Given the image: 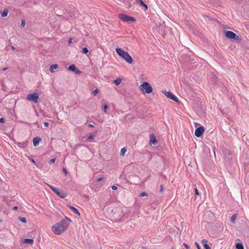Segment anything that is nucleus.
<instances>
[{"instance_id":"nucleus-25","label":"nucleus","mask_w":249,"mask_h":249,"mask_svg":"<svg viewBox=\"0 0 249 249\" xmlns=\"http://www.w3.org/2000/svg\"><path fill=\"white\" fill-rule=\"evenodd\" d=\"M82 52L84 53H87L89 52V50L86 47H84L82 49Z\"/></svg>"},{"instance_id":"nucleus-6","label":"nucleus","mask_w":249,"mask_h":249,"mask_svg":"<svg viewBox=\"0 0 249 249\" xmlns=\"http://www.w3.org/2000/svg\"><path fill=\"white\" fill-rule=\"evenodd\" d=\"M162 92L164 94V95L166 97H168L169 98L171 99V100L174 101L178 102V98L176 96H175L172 92L166 91H162Z\"/></svg>"},{"instance_id":"nucleus-42","label":"nucleus","mask_w":249,"mask_h":249,"mask_svg":"<svg viewBox=\"0 0 249 249\" xmlns=\"http://www.w3.org/2000/svg\"><path fill=\"white\" fill-rule=\"evenodd\" d=\"M72 39L71 38H70L69 39V41H68V43L69 44H71L72 43Z\"/></svg>"},{"instance_id":"nucleus-16","label":"nucleus","mask_w":249,"mask_h":249,"mask_svg":"<svg viewBox=\"0 0 249 249\" xmlns=\"http://www.w3.org/2000/svg\"><path fill=\"white\" fill-rule=\"evenodd\" d=\"M122 81V80L121 78H118L116 80H114L113 83L116 85H119L121 84Z\"/></svg>"},{"instance_id":"nucleus-21","label":"nucleus","mask_w":249,"mask_h":249,"mask_svg":"<svg viewBox=\"0 0 249 249\" xmlns=\"http://www.w3.org/2000/svg\"><path fill=\"white\" fill-rule=\"evenodd\" d=\"M237 214H233L231 216V223H234L235 220V219L236 218Z\"/></svg>"},{"instance_id":"nucleus-48","label":"nucleus","mask_w":249,"mask_h":249,"mask_svg":"<svg viewBox=\"0 0 249 249\" xmlns=\"http://www.w3.org/2000/svg\"><path fill=\"white\" fill-rule=\"evenodd\" d=\"M31 160L33 163H35V161L33 159H32Z\"/></svg>"},{"instance_id":"nucleus-18","label":"nucleus","mask_w":249,"mask_h":249,"mask_svg":"<svg viewBox=\"0 0 249 249\" xmlns=\"http://www.w3.org/2000/svg\"><path fill=\"white\" fill-rule=\"evenodd\" d=\"M235 246L237 249H244V247L242 243H236Z\"/></svg>"},{"instance_id":"nucleus-19","label":"nucleus","mask_w":249,"mask_h":249,"mask_svg":"<svg viewBox=\"0 0 249 249\" xmlns=\"http://www.w3.org/2000/svg\"><path fill=\"white\" fill-rule=\"evenodd\" d=\"M8 11L7 9H4L3 11V12L1 14V16L2 17H5L7 16L8 15Z\"/></svg>"},{"instance_id":"nucleus-31","label":"nucleus","mask_w":249,"mask_h":249,"mask_svg":"<svg viewBox=\"0 0 249 249\" xmlns=\"http://www.w3.org/2000/svg\"><path fill=\"white\" fill-rule=\"evenodd\" d=\"M208 241L206 239H202L201 241V243L203 244V245H205V244H207Z\"/></svg>"},{"instance_id":"nucleus-24","label":"nucleus","mask_w":249,"mask_h":249,"mask_svg":"<svg viewBox=\"0 0 249 249\" xmlns=\"http://www.w3.org/2000/svg\"><path fill=\"white\" fill-rule=\"evenodd\" d=\"M94 135H90L88 138H87V141H89V142H91L92 140H93V138H94Z\"/></svg>"},{"instance_id":"nucleus-1","label":"nucleus","mask_w":249,"mask_h":249,"mask_svg":"<svg viewBox=\"0 0 249 249\" xmlns=\"http://www.w3.org/2000/svg\"><path fill=\"white\" fill-rule=\"evenodd\" d=\"M71 220L68 218L65 217V219L62 220L59 223H56L52 227V231L55 234H60L62 232H64L67 229L69 223V222H71Z\"/></svg>"},{"instance_id":"nucleus-34","label":"nucleus","mask_w":249,"mask_h":249,"mask_svg":"<svg viewBox=\"0 0 249 249\" xmlns=\"http://www.w3.org/2000/svg\"><path fill=\"white\" fill-rule=\"evenodd\" d=\"M74 72H75L76 74H80V73H81V71H80V70H77V69H76V71H74Z\"/></svg>"},{"instance_id":"nucleus-12","label":"nucleus","mask_w":249,"mask_h":249,"mask_svg":"<svg viewBox=\"0 0 249 249\" xmlns=\"http://www.w3.org/2000/svg\"><path fill=\"white\" fill-rule=\"evenodd\" d=\"M22 243L29 245H33L34 243V240L32 239L25 238L22 240Z\"/></svg>"},{"instance_id":"nucleus-36","label":"nucleus","mask_w":249,"mask_h":249,"mask_svg":"<svg viewBox=\"0 0 249 249\" xmlns=\"http://www.w3.org/2000/svg\"><path fill=\"white\" fill-rule=\"evenodd\" d=\"M163 190V187L162 185H160V192H162Z\"/></svg>"},{"instance_id":"nucleus-2","label":"nucleus","mask_w":249,"mask_h":249,"mask_svg":"<svg viewBox=\"0 0 249 249\" xmlns=\"http://www.w3.org/2000/svg\"><path fill=\"white\" fill-rule=\"evenodd\" d=\"M117 53L122 58H123L128 63L132 64L133 59L129 54L120 48H117L116 49Z\"/></svg>"},{"instance_id":"nucleus-47","label":"nucleus","mask_w":249,"mask_h":249,"mask_svg":"<svg viewBox=\"0 0 249 249\" xmlns=\"http://www.w3.org/2000/svg\"><path fill=\"white\" fill-rule=\"evenodd\" d=\"M7 69V68H3V69H2V71H6Z\"/></svg>"},{"instance_id":"nucleus-5","label":"nucleus","mask_w":249,"mask_h":249,"mask_svg":"<svg viewBox=\"0 0 249 249\" xmlns=\"http://www.w3.org/2000/svg\"><path fill=\"white\" fill-rule=\"evenodd\" d=\"M38 94L36 92H35L28 94L27 97V99L29 101H33L35 103H37L38 102Z\"/></svg>"},{"instance_id":"nucleus-32","label":"nucleus","mask_w":249,"mask_h":249,"mask_svg":"<svg viewBox=\"0 0 249 249\" xmlns=\"http://www.w3.org/2000/svg\"><path fill=\"white\" fill-rule=\"evenodd\" d=\"M55 161V158L52 159L50 160V163H53Z\"/></svg>"},{"instance_id":"nucleus-7","label":"nucleus","mask_w":249,"mask_h":249,"mask_svg":"<svg viewBox=\"0 0 249 249\" xmlns=\"http://www.w3.org/2000/svg\"><path fill=\"white\" fill-rule=\"evenodd\" d=\"M119 18L123 21H134L135 19L131 17H129L124 14H121L119 15Z\"/></svg>"},{"instance_id":"nucleus-15","label":"nucleus","mask_w":249,"mask_h":249,"mask_svg":"<svg viewBox=\"0 0 249 249\" xmlns=\"http://www.w3.org/2000/svg\"><path fill=\"white\" fill-rule=\"evenodd\" d=\"M58 67V65L57 64H53L50 66V71L51 72H53V69H56Z\"/></svg>"},{"instance_id":"nucleus-3","label":"nucleus","mask_w":249,"mask_h":249,"mask_svg":"<svg viewBox=\"0 0 249 249\" xmlns=\"http://www.w3.org/2000/svg\"><path fill=\"white\" fill-rule=\"evenodd\" d=\"M47 185L55 193L57 196L61 198H64L67 196V193L63 190H60L59 188H56L53 185L47 184Z\"/></svg>"},{"instance_id":"nucleus-40","label":"nucleus","mask_w":249,"mask_h":249,"mask_svg":"<svg viewBox=\"0 0 249 249\" xmlns=\"http://www.w3.org/2000/svg\"><path fill=\"white\" fill-rule=\"evenodd\" d=\"M195 193L196 195H199L198 191L197 188H195Z\"/></svg>"},{"instance_id":"nucleus-33","label":"nucleus","mask_w":249,"mask_h":249,"mask_svg":"<svg viewBox=\"0 0 249 249\" xmlns=\"http://www.w3.org/2000/svg\"><path fill=\"white\" fill-rule=\"evenodd\" d=\"M195 244L198 249H201L200 246L199 245V244L197 243L196 242Z\"/></svg>"},{"instance_id":"nucleus-9","label":"nucleus","mask_w":249,"mask_h":249,"mask_svg":"<svg viewBox=\"0 0 249 249\" xmlns=\"http://www.w3.org/2000/svg\"><path fill=\"white\" fill-rule=\"evenodd\" d=\"M204 132V128L200 126L196 129L195 132V135L197 137H200Z\"/></svg>"},{"instance_id":"nucleus-17","label":"nucleus","mask_w":249,"mask_h":249,"mask_svg":"<svg viewBox=\"0 0 249 249\" xmlns=\"http://www.w3.org/2000/svg\"><path fill=\"white\" fill-rule=\"evenodd\" d=\"M68 69L69 70L72 71H75L76 70V68L74 64L70 65Z\"/></svg>"},{"instance_id":"nucleus-39","label":"nucleus","mask_w":249,"mask_h":249,"mask_svg":"<svg viewBox=\"0 0 249 249\" xmlns=\"http://www.w3.org/2000/svg\"><path fill=\"white\" fill-rule=\"evenodd\" d=\"M63 171L64 172V173H65V175H67V170L65 168H63Z\"/></svg>"},{"instance_id":"nucleus-29","label":"nucleus","mask_w":249,"mask_h":249,"mask_svg":"<svg viewBox=\"0 0 249 249\" xmlns=\"http://www.w3.org/2000/svg\"><path fill=\"white\" fill-rule=\"evenodd\" d=\"M204 247L205 249H211L210 247L207 244H205V245H204Z\"/></svg>"},{"instance_id":"nucleus-13","label":"nucleus","mask_w":249,"mask_h":249,"mask_svg":"<svg viewBox=\"0 0 249 249\" xmlns=\"http://www.w3.org/2000/svg\"><path fill=\"white\" fill-rule=\"evenodd\" d=\"M136 2L137 3L139 4L140 5L143 6L145 8L144 11H146L147 9L148 6L146 4L144 3L142 0H136Z\"/></svg>"},{"instance_id":"nucleus-38","label":"nucleus","mask_w":249,"mask_h":249,"mask_svg":"<svg viewBox=\"0 0 249 249\" xmlns=\"http://www.w3.org/2000/svg\"><path fill=\"white\" fill-rule=\"evenodd\" d=\"M4 122V119L3 118H0V123H3Z\"/></svg>"},{"instance_id":"nucleus-45","label":"nucleus","mask_w":249,"mask_h":249,"mask_svg":"<svg viewBox=\"0 0 249 249\" xmlns=\"http://www.w3.org/2000/svg\"><path fill=\"white\" fill-rule=\"evenodd\" d=\"M11 49L12 50H15V48L14 46H11Z\"/></svg>"},{"instance_id":"nucleus-43","label":"nucleus","mask_w":249,"mask_h":249,"mask_svg":"<svg viewBox=\"0 0 249 249\" xmlns=\"http://www.w3.org/2000/svg\"><path fill=\"white\" fill-rule=\"evenodd\" d=\"M13 209L14 210H17V209H18V207H17V206H15V207H13Z\"/></svg>"},{"instance_id":"nucleus-26","label":"nucleus","mask_w":249,"mask_h":249,"mask_svg":"<svg viewBox=\"0 0 249 249\" xmlns=\"http://www.w3.org/2000/svg\"><path fill=\"white\" fill-rule=\"evenodd\" d=\"M107 108H108L107 105H105L103 106V110H104L105 113H107Z\"/></svg>"},{"instance_id":"nucleus-8","label":"nucleus","mask_w":249,"mask_h":249,"mask_svg":"<svg viewBox=\"0 0 249 249\" xmlns=\"http://www.w3.org/2000/svg\"><path fill=\"white\" fill-rule=\"evenodd\" d=\"M225 36H226L227 37L230 39H234L235 40H237L238 38V36H236V34H234L232 31H226L225 32Z\"/></svg>"},{"instance_id":"nucleus-44","label":"nucleus","mask_w":249,"mask_h":249,"mask_svg":"<svg viewBox=\"0 0 249 249\" xmlns=\"http://www.w3.org/2000/svg\"><path fill=\"white\" fill-rule=\"evenodd\" d=\"M102 178H98L97 179V181H101V180L102 179Z\"/></svg>"},{"instance_id":"nucleus-28","label":"nucleus","mask_w":249,"mask_h":249,"mask_svg":"<svg viewBox=\"0 0 249 249\" xmlns=\"http://www.w3.org/2000/svg\"><path fill=\"white\" fill-rule=\"evenodd\" d=\"M98 93V89H95L92 91V93L93 95H96Z\"/></svg>"},{"instance_id":"nucleus-11","label":"nucleus","mask_w":249,"mask_h":249,"mask_svg":"<svg viewBox=\"0 0 249 249\" xmlns=\"http://www.w3.org/2000/svg\"><path fill=\"white\" fill-rule=\"evenodd\" d=\"M41 139L39 137H35L33 139V144L35 146H36L38 145L40 142H41Z\"/></svg>"},{"instance_id":"nucleus-20","label":"nucleus","mask_w":249,"mask_h":249,"mask_svg":"<svg viewBox=\"0 0 249 249\" xmlns=\"http://www.w3.org/2000/svg\"><path fill=\"white\" fill-rule=\"evenodd\" d=\"M126 150L127 149L126 147H123V148H122L120 152V155L121 156H124L125 153L126 152Z\"/></svg>"},{"instance_id":"nucleus-10","label":"nucleus","mask_w":249,"mask_h":249,"mask_svg":"<svg viewBox=\"0 0 249 249\" xmlns=\"http://www.w3.org/2000/svg\"><path fill=\"white\" fill-rule=\"evenodd\" d=\"M150 144H153L155 145L157 143V141L156 140V137L154 134H151L150 135Z\"/></svg>"},{"instance_id":"nucleus-4","label":"nucleus","mask_w":249,"mask_h":249,"mask_svg":"<svg viewBox=\"0 0 249 249\" xmlns=\"http://www.w3.org/2000/svg\"><path fill=\"white\" fill-rule=\"evenodd\" d=\"M141 90L144 93H150L152 91V88L147 82H143L140 86Z\"/></svg>"},{"instance_id":"nucleus-35","label":"nucleus","mask_w":249,"mask_h":249,"mask_svg":"<svg viewBox=\"0 0 249 249\" xmlns=\"http://www.w3.org/2000/svg\"><path fill=\"white\" fill-rule=\"evenodd\" d=\"M111 188L113 190H117V188L116 186L113 185L111 186Z\"/></svg>"},{"instance_id":"nucleus-14","label":"nucleus","mask_w":249,"mask_h":249,"mask_svg":"<svg viewBox=\"0 0 249 249\" xmlns=\"http://www.w3.org/2000/svg\"><path fill=\"white\" fill-rule=\"evenodd\" d=\"M70 209L72 211L73 213L77 214L78 215H80V213L78 212V211L74 207L70 206Z\"/></svg>"},{"instance_id":"nucleus-23","label":"nucleus","mask_w":249,"mask_h":249,"mask_svg":"<svg viewBox=\"0 0 249 249\" xmlns=\"http://www.w3.org/2000/svg\"><path fill=\"white\" fill-rule=\"evenodd\" d=\"M18 219L21 222L23 223H26L27 222L26 218L24 217H18Z\"/></svg>"},{"instance_id":"nucleus-22","label":"nucleus","mask_w":249,"mask_h":249,"mask_svg":"<svg viewBox=\"0 0 249 249\" xmlns=\"http://www.w3.org/2000/svg\"><path fill=\"white\" fill-rule=\"evenodd\" d=\"M18 145L20 147L24 148L26 146V143L25 142H23V143L19 142L18 143Z\"/></svg>"},{"instance_id":"nucleus-37","label":"nucleus","mask_w":249,"mask_h":249,"mask_svg":"<svg viewBox=\"0 0 249 249\" xmlns=\"http://www.w3.org/2000/svg\"><path fill=\"white\" fill-rule=\"evenodd\" d=\"M183 245L184 246V247L187 249H189V246L186 243H184L183 244Z\"/></svg>"},{"instance_id":"nucleus-30","label":"nucleus","mask_w":249,"mask_h":249,"mask_svg":"<svg viewBox=\"0 0 249 249\" xmlns=\"http://www.w3.org/2000/svg\"><path fill=\"white\" fill-rule=\"evenodd\" d=\"M25 24H26V23H25V20H21V27H24V26H25Z\"/></svg>"},{"instance_id":"nucleus-27","label":"nucleus","mask_w":249,"mask_h":249,"mask_svg":"<svg viewBox=\"0 0 249 249\" xmlns=\"http://www.w3.org/2000/svg\"><path fill=\"white\" fill-rule=\"evenodd\" d=\"M147 196V194H146L145 192H144L141 193L139 195V196H140V197H143V196Z\"/></svg>"},{"instance_id":"nucleus-41","label":"nucleus","mask_w":249,"mask_h":249,"mask_svg":"<svg viewBox=\"0 0 249 249\" xmlns=\"http://www.w3.org/2000/svg\"><path fill=\"white\" fill-rule=\"evenodd\" d=\"M44 124L46 127H48L49 126V123L48 122H45Z\"/></svg>"},{"instance_id":"nucleus-46","label":"nucleus","mask_w":249,"mask_h":249,"mask_svg":"<svg viewBox=\"0 0 249 249\" xmlns=\"http://www.w3.org/2000/svg\"><path fill=\"white\" fill-rule=\"evenodd\" d=\"M89 126L90 127H94V126L92 124H89Z\"/></svg>"}]
</instances>
